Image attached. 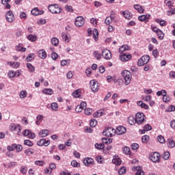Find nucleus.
<instances>
[{
	"label": "nucleus",
	"mask_w": 175,
	"mask_h": 175,
	"mask_svg": "<svg viewBox=\"0 0 175 175\" xmlns=\"http://www.w3.org/2000/svg\"><path fill=\"white\" fill-rule=\"evenodd\" d=\"M122 76L124 80V83L126 85H129L131 84V81L132 80V74L129 70H124L122 72Z\"/></svg>",
	"instance_id": "nucleus-1"
},
{
	"label": "nucleus",
	"mask_w": 175,
	"mask_h": 175,
	"mask_svg": "<svg viewBox=\"0 0 175 175\" xmlns=\"http://www.w3.org/2000/svg\"><path fill=\"white\" fill-rule=\"evenodd\" d=\"M48 9L52 14H59L61 12H62V10L59 6H58L57 4H51L48 6Z\"/></svg>",
	"instance_id": "nucleus-2"
},
{
	"label": "nucleus",
	"mask_w": 175,
	"mask_h": 175,
	"mask_svg": "<svg viewBox=\"0 0 175 175\" xmlns=\"http://www.w3.org/2000/svg\"><path fill=\"white\" fill-rule=\"evenodd\" d=\"M150 62V55H146L142 56L137 62L138 66H143L144 65H146V64H148Z\"/></svg>",
	"instance_id": "nucleus-3"
},
{
	"label": "nucleus",
	"mask_w": 175,
	"mask_h": 175,
	"mask_svg": "<svg viewBox=\"0 0 175 175\" xmlns=\"http://www.w3.org/2000/svg\"><path fill=\"white\" fill-rule=\"evenodd\" d=\"M135 120L137 125H142L144 122V120H146V116L143 113H137L135 115Z\"/></svg>",
	"instance_id": "nucleus-4"
},
{
	"label": "nucleus",
	"mask_w": 175,
	"mask_h": 175,
	"mask_svg": "<svg viewBox=\"0 0 175 175\" xmlns=\"http://www.w3.org/2000/svg\"><path fill=\"white\" fill-rule=\"evenodd\" d=\"M116 129L111 127H109L103 131V135H105V136H107V137H113V136L116 135Z\"/></svg>",
	"instance_id": "nucleus-5"
},
{
	"label": "nucleus",
	"mask_w": 175,
	"mask_h": 175,
	"mask_svg": "<svg viewBox=\"0 0 175 175\" xmlns=\"http://www.w3.org/2000/svg\"><path fill=\"white\" fill-rule=\"evenodd\" d=\"M149 159H150L152 161V162L157 163L159 162V161L161 159V154L157 152L151 153L150 155Z\"/></svg>",
	"instance_id": "nucleus-6"
},
{
	"label": "nucleus",
	"mask_w": 175,
	"mask_h": 175,
	"mask_svg": "<svg viewBox=\"0 0 175 175\" xmlns=\"http://www.w3.org/2000/svg\"><path fill=\"white\" fill-rule=\"evenodd\" d=\"M90 88L93 92H98V90H99L98 81H95L94 79L90 81Z\"/></svg>",
	"instance_id": "nucleus-7"
},
{
	"label": "nucleus",
	"mask_w": 175,
	"mask_h": 175,
	"mask_svg": "<svg viewBox=\"0 0 175 175\" xmlns=\"http://www.w3.org/2000/svg\"><path fill=\"white\" fill-rule=\"evenodd\" d=\"M75 24L76 27H83L84 25V18L83 16L77 17Z\"/></svg>",
	"instance_id": "nucleus-8"
},
{
	"label": "nucleus",
	"mask_w": 175,
	"mask_h": 175,
	"mask_svg": "<svg viewBox=\"0 0 175 175\" xmlns=\"http://www.w3.org/2000/svg\"><path fill=\"white\" fill-rule=\"evenodd\" d=\"M151 18V15L146 14L138 16V20L142 22L148 23V20Z\"/></svg>",
	"instance_id": "nucleus-9"
},
{
	"label": "nucleus",
	"mask_w": 175,
	"mask_h": 175,
	"mask_svg": "<svg viewBox=\"0 0 175 175\" xmlns=\"http://www.w3.org/2000/svg\"><path fill=\"white\" fill-rule=\"evenodd\" d=\"M102 55L105 59H110L111 58V52L108 49H105L102 52Z\"/></svg>",
	"instance_id": "nucleus-10"
},
{
	"label": "nucleus",
	"mask_w": 175,
	"mask_h": 175,
	"mask_svg": "<svg viewBox=\"0 0 175 175\" xmlns=\"http://www.w3.org/2000/svg\"><path fill=\"white\" fill-rule=\"evenodd\" d=\"M6 20L8 23H13L14 21V15L12 11H8L6 14Z\"/></svg>",
	"instance_id": "nucleus-11"
},
{
	"label": "nucleus",
	"mask_w": 175,
	"mask_h": 175,
	"mask_svg": "<svg viewBox=\"0 0 175 175\" xmlns=\"http://www.w3.org/2000/svg\"><path fill=\"white\" fill-rule=\"evenodd\" d=\"M31 13L33 16H41V14L44 13V11L40 10L39 8H35L31 11Z\"/></svg>",
	"instance_id": "nucleus-12"
},
{
	"label": "nucleus",
	"mask_w": 175,
	"mask_h": 175,
	"mask_svg": "<svg viewBox=\"0 0 175 175\" xmlns=\"http://www.w3.org/2000/svg\"><path fill=\"white\" fill-rule=\"evenodd\" d=\"M126 133V127L124 126H118L117 127L116 133L117 135H124V133Z\"/></svg>",
	"instance_id": "nucleus-13"
},
{
	"label": "nucleus",
	"mask_w": 175,
	"mask_h": 175,
	"mask_svg": "<svg viewBox=\"0 0 175 175\" xmlns=\"http://www.w3.org/2000/svg\"><path fill=\"white\" fill-rule=\"evenodd\" d=\"M49 144L50 140H46V139H41L37 142V145L40 146H44V147H47Z\"/></svg>",
	"instance_id": "nucleus-14"
},
{
	"label": "nucleus",
	"mask_w": 175,
	"mask_h": 175,
	"mask_svg": "<svg viewBox=\"0 0 175 175\" xmlns=\"http://www.w3.org/2000/svg\"><path fill=\"white\" fill-rule=\"evenodd\" d=\"M131 58H132V55L131 54L124 53L122 55H120V60L122 61V62L129 61Z\"/></svg>",
	"instance_id": "nucleus-15"
},
{
	"label": "nucleus",
	"mask_w": 175,
	"mask_h": 175,
	"mask_svg": "<svg viewBox=\"0 0 175 175\" xmlns=\"http://www.w3.org/2000/svg\"><path fill=\"white\" fill-rule=\"evenodd\" d=\"M62 39L65 43H69L70 42V37L69 35L66 34L65 32L62 33Z\"/></svg>",
	"instance_id": "nucleus-16"
},
{
	"label": "nucleus",
	"mask_w": 175,
	"mask_h": 175,
	"mask_svg": "<svg viewBox=\"0 0 175 175\" xmlns=\"http://www.w3.org/2000/svg\"><path fill=\"white\" fill-rule=\"evenodd\" d=\"M132 170L136 172L135 175H144V172L142 171V167L140 166L133 167Z\"/></svg>",
	"instance_id": "nucleus-17"
},
{
	"label": "nucleus",
	"mask_w": 175,
	"mask_h": 175,
	"mask_svg": "<svg viewBox=\"0 0 175 175\" xmlns=\"http://www.w3.org/2000/svg\"><path fill=\"white\" fill-rule=\"evenodd\" d=\"M83 163L85 166H90L94 163V159L91 157L85 158L83 160Z\"/></svg>",
	"instance_id": "nucleus-18"
},
{
	"label": "nucleus",
	"mask_w": 175,
	"mask_h": 175,
	"mask_svg": "<svg viewBox=\"0 0 175 175\" xmlns=\"http://www.w3.org/2000/svg\"><path fill=\"white\" fill-rule=\"evenodd\" d=\"M38 57L42 59H46L47 58V53L44 49H40L38 52Z\"/></svg>",
	"instance_id": "nucleus-19"
},
{
	"label": "nucleus",
	"mask_w": 175,
	"mask_h": 175,
	"mask_svg": "<svg viewBox=\"0 0 175 175\" xmlns=\"http://www.w3.org/2000/svg\"><path fill=\"white\" fill-rule=\"evenodd\" d=\"M114 18H116L114 15H111L110 16L107 17L105 21L106 25H110L113 23Z\"/></svg>",
	"instance_id": "nucleus-20"
},
{
	"label": "nucleus",
	"mask_w": 175,
	"mask_h": 175,
	"mask_svg": "<svg viewBox=\"0 0 175 175\" xmlns=\"http://www.w3.org/2000/svg\"><path fill=\"white\" fill-rule=\"evenodd\" d=\"M121 14L126 18V20H131V18H132V15L129 11H121Z\"/></svg>",
	"instance_id": "nucleus-21"
},
{
	"label": "nucleus",
	"mask_w": 175,
	"mask_h": 175,
	"mask_svg": "<svg viewBox=\"0 0 175 175\" xmlns=\"http://www.w3.org/2000/svg\"><path fill=\"white\" fill-rule=\"evenodd\" d=\"M134 9L137 10L138 13H144V8L142 7L139 4L134 5Z\"/></svg>",
	"instance_id": "nucleus-22"
},
{
	"label": "nucleus",
	"mask_w": 175,
	"mask_h": 175,
	"mask_svg": "<svg viewBox=\"0 0 175 175\" xmlns=\"http://www.w3.org/2000/svg\"><path fill=\"white\" fill-rule=\"evenodd\" d=\"M39 136L40 137H46V136H49V130L44 129L39 132Z\"/></svg>",
	"instance_id": "nucleus-23"
},
{
	"label": "nucleus",
	"mask_w": 175,
	"mask_h": 175,
	"mask_svg": "<svg viewBox=\"0 0 175 175\" xmlns=\"http://www.w3.org/2000/svg\"><path fill=\"white\" fill-rule=\"evenodd\" d=\"M137 105L139 106H140V107H142V109H145V110H148V109H150L148 105L147 104L143 103V101H138Z\"/></svg>",
	"instance_id": "nucleus-24"
},
{
	"label": "nucleus",
	"mask_w": 175,
	"mask_h": 175,
	"mask_svg": "<svg viewBox=\"0 0 175 175\" xmlns=\"http://www.w3.org/2000/svg\"><path fill=\"white\" fill-rule=\"evenodd\" d=\"M8 64L14 69H17V68L20 66V62H8Z\"/></svg>",
	"instance_id": "nucleus-25"
},
{
	"label": "nucleus",
	"mask_w": 175,
	"mask_h": 175,
	"mask_svg": "<svg viewBox=\"0 0 175 175\" xmlns=\"http://www.w3.org/2000/svg\"><path fill=\"white\" fill-rule=\"evenodd\" d=\"M152 129V127L150 124H146L144 126V130H142V133H146V132H148V131H151Z\"/></svg>",
	"instance_id": "nucleus-26"
},
{
	"label": "nucleus",
	"mask_w": 175,
	"mask_h": 175,
	"mask_svg": "<svg viewBox=\"0 0 175 175\" xmlns=\"http://www.w3.org/2000/svg\"><path fill=\"white\" fill-rule=\"evenodd\" d=\"M128 122L130 125H135L136 124V118L133 116H129L128 118Z\"/></svg>",
	"instance_id": "nucleus-27"
},
{
	"label": "nucleus",
	"mask_w": 175,
	"mask_h": 175,
	"mask_svg": "<svg viewBox=\"0 0 175 175\" xmlns=\"http://www.w3.org/2000/svg\"><path fill=\"white\" fill-rule=\"evenodd\" d=\"M155 23H157L158 24H159V25H161V27H166V21L164 20H161L159 18L155 19Z\"/></svg>",
	"instance_id": "nucleus-28"
},
{
	"label": "nucleus",
	"mask_w": 175,
	"mask_h": 175,
	"mask_svg": "<svg viewBox=\"0 0 175 175\" xmlns=\"http://www.w3.org/2000/svg\"><path fill=\"white\" fill-rule=\"evenodd\" d=\"M27 50L24 46H23V44H19L16 46V51H21V53H25Z\"/></svg>",
	"instance_id": "nucleus-29"
},
{
	"label": "nucleus",
	"mask_w": 175,
	"mask_h": 175,
	"mask_svg": "<svg viewBox=\"0 0 175 175\" xmlns=\"http://www.w3.org/2000/svg\"><path fill=\"white\" fill-rule=\"evenodd\" d=\"M51 43L53 46H58L59 44V40H58L56 37H53L51 38Z\"/></svg>",
	"instance_id": "nucleus-30"
},
{
	"label": "nucleus",
	"mask_w": 175,
	"mask_h": 175,
	"mask_svg": "<svg viewBox=\"0 0 175 175\" xmlns=\"http://www.w3.org/2000/svg\"><path fill=\"white\" fill-rule=\"evenodd\" d=\"M42 92L43 94H45V95H53L54 92L52 90V89L45 88L42 90Z\"/></svg>",
	"instance_id": "nucleus-31"
},
{
	"label": "nucleus",
	"mask_w": 175,
	"mask_h": 175,
	"mask_svg": "<svg viewBox=\"0 0 175 175\" xmlns=\"http://www.w3.org/2000/svg\"><path fill=\"white\" fill-rule=\"evenodd\" d=\"M128 50H129V46L128 45H122L119 49V51L121 53H124V51H128Z\"/></svg>",
	"instance_id": "nucleus-32"
},
{
	"label": "nucleus",
	"mask_w": 175,
	"mask_h": 175,
	"mask_svg": "<svg viewBox=\"0 0 175 175\" xmlns=\"http://www.w3.org/2000/svg\"><path fill=\"white\" fill-rule=\"evenodd\" d=\"M167 142H168L167 146H168L169 148H173L175 146V143H174V141L173 140V139L170 138V139H168Z\"/></svg>",
	"instance_id": "nucleus-33"
},
{
	"label": "nucleus",
	"mask_w": 175,
	"mask_h": 175,
	"mask_svg": "<svg viewBox=\"0 0 175 175\" xmlns=\"http://www.w3.org/2000/svg\"><path fill=\"white\" fill-rule=\"evenodd\" d=\"M103 116V112L102 111H97L93 114L94 118H98V117H102Z\"/></svg>",
	"instance_id": "nucleus-34"
},
{
	"label": "nucleus",
	"mask_w": 175,
	"mask_h": 175,
	"mask_svg": "<svg viewBox=\"0 0 175 175\" xmlns=\"http://www.w3.org/2000/svg\"><path fill=\"white\" fill-rule=\"evenodd\" d=\"M27 69H29V72H31V73H33V72H35V67L32 66L31 64L27 63Z\"/></svg>",
	"instance_id": "nucleus-35"
},
{
	"label": "nucleus",
	"mask_w": 175,
	"mask_h": 175,
	"mask_svg": "<svg viewBox=\"0 0 175 175\" xmlns=\"http://www.w3.org/2000/svg\"><path fill=\"white\" fill-rule=\"evenodd\" d=\"M27 39L30 42H36L38 38L36 37V36H33V35L31 34L27 36Z\"/></svg>",
	"instance_id": "nucleus-36"
},
{
	"label": "nucleus",
	"mask_w": 175,
	"mask_h": 175,
	"mask_svg": "<svg viewBox=\"0 0 175 175\" xmlns=\"http://www.w3.org/2000/svg\"><path fill=\"white\" fill-rule=\"evenodd\" d=\"M32 59H35V54L29 53L26 58V61L29 62L30 61H32Z\"/></svg>",
	"instance_id": "nucleus-37"
},
{
	"label": "nucleus",
	"mask_w": 175,
	"mask_h": 175,
	"mask_svg": "<svg viewBox=\"0 0 175 175\" xmlns=\"http://www.w3.org/2000/svg\"><path fill=\"white\" fill-rule=\"evenodd\" d=\"M162 158H163V159H165V161H167V159H169V158H170V153L169 152H165L162 154Z\"/></svg>",
	"instance_id": "nucleus-38"
},
{
	"label": "nucleus",
	"mask_w": 175,
	"mask_h": 175,
	"mask_svg": "<svg viewBox=\"0 0 175 175\" xmlns=\"http://www.w3.org/2000/svg\"><path fill=\"white\" fill-rule=\"evenodd\" d=\"M157 35L160 40H162V39H163V38L165 37V34L161 29L157 33Z\"/></svg>",
	"instance_id": "nucleus-39"
},
{
	"label": "nucleus",
	"mask_w": 175,
	"mask_h": 175,
	"mask_svg": "<svg viewBox=\"0 0 175 175\" xmlns=\"http://www.w3.org/2000/svg\"><path fill=\"white\" fill-rule=\"evenodd\" d=\"M37 121L36 122V125H40V122H42V120H43V116L42 115H38L36 118Z\"/></svg>",
	"instance_id": "nucleus-40"
},
{
	"label": "nucleus",
	"mask_w": 175,
	"mask_h": 175,
	"mask_svg": "<svg viewBox=\"0 0 175 175\" xmlns=\"http://www.w3.org/2000/svg\"><path fill=\"white\" fill-rule=\"evenodd\" d=\"M27 94L28 93L25 90H23L20 92L19 96L21 99H24L25 98H27Z\"/></svg>",
	"instance_id": "nucleus-41"
},
{
	"label": "nucleus",
	"mask_w": 175,
	"mask_h": 175,
	"mask_svg": "<svg viewBox=\"0 0 175 175\" xmlns=\"http://www.w3.org/2000/svg\"><path fill=\"white\" fill-rule=\"evenodd\" d=\"M81 95V92H80V90H77L72 92V96H75V98H79Z\"/></svg>",
	"instance_id": "nucleus-42"
},
{
	"label": "nucleus",
	"mask_w": 175,
	"mask_h": 175,
	"mask_svg": "<svg viewBox=\"0 0 175 175\" xmlns=\"http://www.w3.org/2000/svg\"><path fill=\"white\" fill-rule=\"evenodd\" d=\"M112 163L116 166L121 165V159H112Z\"/></svg>",
	"instance_id": "nucleus-43"
},
{
	"label": "nucleus",
	"mask_w": 175,
	"mask_h": 175,
	"mask_svg": "<svg viewBox=\"0 0 175 175\" xmlns=\"http://www.w3.org/2000/svg\"><path fill=\"white\" fill-rule=\"evenodd\" d=\"M99 36V33L98 32V29H94L93 30V38L95 40H96V39H98Z\"/></svg>",
	"instance_id": "nucleus-44"
},
{
	"label": "nucleus",
	"mask_w": 175,
	"mask_h": 175,
	"mask_svg": "<svg viewBox=\"0 0 175 175\" xmlns=\"http://www.w3.org/2000/svg\"><path fill=\"white\" fill-rule=\"evenodd\" d=\"M123 152L124 154H126V155H131V148H129V147L128 146H125L123 148Z\"/></svg>",
	"instance_id": "nucleus-45"
},
{
	"label": "nucleus",
	"mask_w": 175,
	"mask_h": 175,
	"mask_svg": "<svg viewBox=\"0 0 175 175\" xmlns=\"http://www.w3.org/2000/svg\"><path fill=\"white\" fill-rule=\"evenodd\" d=\"M93 55H94L95 58H96V59H100L102 57V55H100V53H99V51H96L93 53Z\"/></svg>",
	"instance_id": "nucleus-46"
},
{
	"label": "nucleus",
	"mask_w": 175,
	"mask_h": 175,
	"mask_svg": "<svg viewBox=\"0 0 175 175\" xmlns=\"http://www.w3.org/2000/svg\"><path fill=\"white\" fill-rule=\"evenodd\" d=\"M94 146L96 148H97V150H103V148H105L104 144H96Z\"/></svg>",
	"instance_id": "nucleus-47"
},
{
	"label": "nucleus",
	"mask_w": 175,
	"mask_h": 175,
	"mask_svg": "<svg viewBox=\"0 0 175 175\" xmlns=\"http://www.w3.org/2000/svg\"><path fill=\"white\" fill-rule=\"evenodd\" d=\"M51 107L52 110H53L54 111H57V110H58V104L57 103H53L51 105Z\"/></svg>",
	"instance_id": "nucleus-48"
},
{
	"label": "nucleus",
	"mask_w": 175,
	"mask_h": 175,
	"mask_svg": "<svg viewBox=\"0 0 175 175\" xmlns=\"http://www.w3.org/2000/svg\"><path fill=\"white\" fill-rule=\"evenodd\" d=\"M90 23L91 24H92V25H94V27H96L98 25V19L95 18H92L90 19Z\"/></svg>",
	"instance_id": "nucleus-49"
},
{
	"label": "nucleus",
	"mask_w": 175,
	"mask_h": 175,
	"mask_svg": "<svg viewBox=\"0 0 175 175\" xmlns=\"http://www.w3.org/2000/svg\"><path fill=\"white\" fill-rule=\"evenodd\" d=\"M96 124H98V122L95 119H92L90 123L92 128H95V126H96Z\"/></svg>",
	"instance_id": "nucleus-50"
},
{
	"label": "nucleus",
	"mask_w": 175,
	"mask_h": 175,
	"mask_svg": "<svg viewBox=\"0 0 175 175\" xmlns=\"http://www.w3.org/2000/svg\"><path fill=\"white\" fill-rule=\"evenodd\" d=\"M25 155H27L28 157L32 155V154H33V150L29 148V149H27L25 151Z\"/></svg>",
	"instance_id": "nucleus-51"
},
{
	"label": "nucleus",
	"mask_w": 175,
	"mask_h": 175,
	"mask_svg": "<svg viewBox=\"0 0 175 175\" xmlns=\"http://www.w3.org/2000/svg\"><path fill=\"white\" fill-rule=\"evenodd\" d=\"M24 144L25 146H29V147H32V146H33V143H32V142H31V140L29 139H25L24 141Z\"/></svg>",
	"instance_id": "nucleus-52"
},
{
	"label": "nucleus",
	"mask_w": 175,
	"mask_h": 175,
	"mask_svg": "<svg viewBox=\"0 0 175 175\" xmlns=\"http://www.w3.org/2000/svg\"><path fill=\"white\" fill-rule=\"evenodd\" d=\"M126 172V168L125 167H122L118 170V174L122 175Z\"/></svg>",
	"instance_id": "nucleus-53"
},
{
	"label": "nucleus",
	"mask_w": 175,
	"mask_h": 175,
	"mask_svg": "<svg viewBox=\"0 0 175 175\" xmlns=\"http://www.w3.org/2000/svg\"><path fill=\"white\" fill-rule=\"evenodd\" d=\"M157 140L159 143H161V144H163V143H165V137H163V136L162 135H159L157 137Z\"/></svg>",
	"instance_id": "nucleus-54"
},
{
	"label": "nucleus",
	"mask_w": 175,
	"mask_h": 175,
	"mask_svg": "<svg viewBox=\"0 0 175 175\" xmlns=\"http://www.w3.org/2000/svg\"><path fill=\"white\" fill-rule=\"evenodd\" d=\"M65 9L67 12H69L70 13H73V8L72 5H67L65 6Z\"/></svg>",
	"instance_id": "nucleus-55"
},
{
	"label": "nucleus",
	"mask_w": 175,
	"mask_h": 175,
	"mask_svg": "<svg viewBox=\"0 0 175 175\" xmlns=\"http://www.w3.org/2000/svg\"><path fill=\"white\" fill-rule=\"evenodd\" d=\"M142 99L145 100V102H151V99H152V97L150 95H147L145 97H143Z\"/></svg>",
	"instance_id": "nucleus-56"
},
{
	"label": "nucleus",
	"mask_w": 175,
	"mask_h": 175,
	"mask_svg": "<svg viewBox=\"0 0 175 175\" xmlns=\"http://www.w3.org/2000/svg\"><path fill=\"white\" fill-rule=\"evenodd\" d=\"M14 131L17 132L18 135H21V126H20L19 124H16V127Z\"/></svg>",
	"instance_id": "nucleus-57"
},
{
	"label": "nucleus",
	"mask_w": 175,
	"mask_h": 175,
	"mask_svg": "<svg viewBox=\"0 0 175 175\" xmlns=\"http://www.w3.org/2000/svg\"><path fill=\"white\" fill-rule=\"evenodd\" d=\"M7 150H8V151H14V150H16V144H14L12 146H8Z\"/></svg>",
	"instance_id": "nucleus-58"
},
{
	"label": "nucleus",
	"mask_w": 175,
	"mask_h": 175,
	"mask_svg": "<svg viewBox=\"0 0 175 175\" xmlns=\"http://www.w3.org/2000/svg\"><path fill=\"white\" fill-rule=\"evenodd\" d=\"M151 30L152 31V32H154L155 33H157V32H159L161 29H159L158 27H157L156 26H150Z\"/></svg>",
	"instance_id": "nucleus-59"
},
{
	"label": "nucleus",
	"mask_w": 175,
	"mask_h": 175,
	"mask_svg": "<svg viewBox=\"0 0 175 175\" xmlns=\"http://www.w3.org/2000/svg\"><path fill=\"white\" fill-rule=\"evenodd\" d=\"M85 114L86 116H90V114H92V109L91 108H86L85 109Z\"/></svg>",
	"instance_id": "nucleus-60"
},
{
	"label": "nucleus",
	"mask_w": 175,
	"mask_h": 175,
	"mask_svg": "<svg viewBox=\"0 0 175 175\" xmlns=\"http://www.w3.org/2000/svg\"><path fill=\"white\" fill-rule=\"evenodd\" d=\"M150 137L148 135H144L142 138V143H146L148 142Z\"/></svg>",
	"instance_id": "nucleus-61"
},
{
	"label": "nucleus",
	"mask_w": 175,
	"mask_h": 175,
	"mask_svg": "<svg viewBox=\"0 0 175 175\" xmlns=\"http://www.w3.org/2000/svg\"><path fill=\"white\" fill-rule=\"evenodd\" d=\"M103 143L105 144H109V143H111L112 140L111 139H107V138H103Z\"/></svg>",
	"instance_id": "nucleus-62"
},
{
	"label": "nucleus",
	"mask_w": 175,
	"mask_h": 175,
	"mask_svg": "<svg viewBox=\"0 0 175 175\" xmlns=\"http://www.w3.org/2000/svg\"><path fill=\"white\" fill-rule=\"evenodd\" d=\"M35 165L37 166H43L44 165V161H36Z\"/></svg>",
	"instance_id": "nucleus-63"
},
{
	"label": "nucleus",
	"mask_w": 175,
	"mask_h": 175,
	"mask_svg": "<svg viewBox=\"0 0 175 175\" xmlns=\"http://www.w3.org/2000/svg\"><path fill=\"white\" fill-rule=\"evenodd\" d=\"M8 77H10V79H13V77H15L14 71L13 70L9 71L8 73Z\"/></svg>",
	"instance_id": "nucleus-64"
}]
</instances>
